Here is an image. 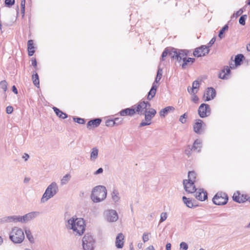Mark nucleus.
Masks as SVG:
<instances>
[{"instance_id": "obj_1", "label": "nucleus", "mask_w": 250, "mask_h": 250, "mask_svg": "<svg viewBox=\"0 0 250 250\" xmlns=\"http://www.w3.org/2000/svg\"><path fill=\"white\" fill-rule=\"evenodd\" d=\"M66 227L68 229L72 230L75 235L80 236L83 234L86 225L83 218L73 216L67 220Z\"/></svg>"}, {"instance_id": "obj_2", "label": "nucleus", "mask_w": 250, "mask_h": 250, "mask_svg": "<svg viewBox=\"0 0 250 250\" xmlns=\"http://www.w3.org/2000/svg\"><path fill=\"white\" fill-rule=\"evenodd\" d=\"M107 196V190L104 186L95 187L91 191L90 198L94 203H98L105 200Z\"/></svg>"}, {"instance_id": "obj_3", "label": "nucleus", "mask_w": 250, "mask_h": 250, "mask_svg": "<svg viewBox=\"0 0 250 250\" xmlns=\"http://www.w3.org/2000/svg\"><path fill=\"white\" fill-rule=\"evenodd\" d=\"M59 191L58 184L55 182H52L46 188L41 199V203H45L53 198Z\"/></svg>"}, {"instance_id": "obj_4", "label": "nucleus", "mask_w": 250, "mask_h": 250, "mask_svg": "<svg viewBox=\"0 0 250 250\" xmlns=\"http://www.w3.org/2000/svg\"><path fill=\"white\" fill-rule=\"evenodd\" d=\"M25 238L23 230L19 227H15L12 229L9 234L10 239L15 244H20Z\"/></svg>"}, {"instance_id": "obj_5", "label": "nucleus", "mask_w": 250, "mask_h": 250, "mask_svg": "<svg viewBox=\"0 0 250 250\" xmlns=\"http://www.w3.org/2000/svg\"><path fill=\"white\" fill-rule=\"evenodd\" d=\"M188 56L187 51L183 50H177L172 48L169 52V56L173 59H176L179 62L183 61Z\"/></svg>"}, {"instance_id": "obj_6", "label": "nucleus", "mask_w": 250, "mask_h": 250, "mask_svg": "<svg viewBox=\"0 0 250 250\" xmlns=\"http://www.w3.org/2000/svg\"><path fill=\"white\" fill-rule=\"evenodd\" d=\"M83 247L84 250H93L95 241L92 235L89 233L84 235L83 238Z\"/></svg>"}, {"instance_id": "obj_7", "label": "nucleus", "mask_w": 250, "mask_h": 250, "mask_svg": "<svg viewBox=\"0 0 250 250\" xmlns=\"http://www.w3.org/2000/svg\"><path fill=\"white\" fill-rule=\"evenodd\" d=\"M135 109V113L140 115L146 113L148 109L150 108V104L147 101H140L137 105L134 106Z\"/></svg>"}, {"instance_id": "obj_8", "label": "nucleus", "mask_w": 250, "mask_h": 250, "mask_svg": "<svg viewBox=\"0 0 250 250\" xmlns=\"http://www.w3.org/2000/svg\"><path fill=\"white\" fill-rule=\"evenodd\" d=\"M156 114V111L153 108H149L144 115L145 116V121H143L140 124V126L148 125L151 124V121Z\"/></svg>"}, {"instance_id": "obj_9", "label": "nucleus", "mask_w": 250, "mask_h": 250, "mask_svg": "<svg viewBox=\"0 0 250 250\" xmlns=\"http://www.w3.org/2000/svg\"><path fill=\"white\" fill-rule=\"evenodd\" d=\"M104 216L106 221L109 222H115L118 219V214L114 209H107L104 212Z\"/></svg>"}, {"instance_id": "obj_10", "label": "nucleus", "mask_w": 250, "mask_h": 250, "mask_svg": "<svg viewBox=\"0 0 250 250\" xmlns=\"http://www.w3.org/2000/svg\"><path fill=\"white\" fill-rule=\"evenodd\" d=\"M228 196L225 193H217L212 199L213 203L217 205H224L228 202Z\"/></svg>"}, {"instance_id": "obj_11", "label": "nucleus", "mask_w": 250, "mask_h": 250, "mask_svg": "<svg viewBox=\"0 0 250 250\" xmlns=\"http://www.w3.org/2000/svg\"><path fill=\"white\" fill-rule=\"evenodd\" d=\"M198 114L201 118H205L209 116L210 114L209 105L206 104H201L198 109Z\"/></svg>"}, {"instance_id": "obj_12", "label": "nucleus", "mask_w": 250, "mask_h": 250, "mask_svg": "<svg viewBox=\"0 0 250 250\" xmlns=\"http://www.w3.org/2000/svg\"><path fill=\"white\" fill-rule=\"evenodd\" d=\"M209 51V49H208V47H207V45H202L195 50L193 52V55L195 57H200L208 54Z\"/></svg>"}, {"instance_id": "obj_13", "label": "nucleus", "mask_w": 250, "mask_h": 250, "mask_svg": "<svg viewBox=\"0 0 250 250\" xmlns=\"http://www.w3.org/2000/svg\"><path fill=\"white\" fill-rule=\"evenodd\" d=\"M40 215L39 211H32L21 216L22 223H26L37 217Z\"/></svg>"}, {"instance_id": "obj_14", "label": "nucleus", "mask_w": 250, "mask_h": 250, "mask_svg": "<svg viewBox=\"0 0 250 250\" xmlns=\"http://www.w3.org/2000/svg\"><path fill=\"white\" fill-rule=\"evenodd\" d=\"M183 185L184 188L187 192L192 193L196 191V188H195L194 182L184 180Z\"/></svg>"}, {"instance_id": "obj_15", "label": "nucleus", "mask_w": 250, "mask_h": 250, "mask_svg": "<svg viewBox=\"0 0 250 250\" xmlns=\"http://www.w3.org/2000/svg\"><path fill=\"white\" fill-rule=\"evenodd\" d=\"M194 192L196 198L200 201H205L208 198L207 192L203 189H196Z\"/></svg>"}, {"instance_id": "obj_16", "label": "nucleus", "mask_w": 250, "mask_h": 250, "mask_svg": "<svg viewBox=\"0 0 250 250\" xmlns=\"http://www.w3.org/2000/svg\"><path fill=\"white\" fill-rule=\"evenodd\" d=\"M206 101H208L213 99L216 96V91L212 87H208L206 91Z\"/></svg>"}, {"instance_id": "obj_17", "label": "nucleus", "mask_w": 250, "mask_h": 250, "mask_svg": "<svg viewBox=\"0 0 250 250\" xmlns=\"http://www.w3.org/2000/svg\"><path fill=\"white\" fill-rule=\"evenodd\" d=\"M230 73V68L229 66H227L220 72L219 74V78L223 80L228 79L229 77Z\"/></svg>"}, {"instance_id": "obj_18", "label": "nucleus", "mask_w": 250, "mask_h": 250, "mask_svg": "<svg viewBox=\"0 0 250 250\" xmlns=\"http://www.w3.org/2000/svg\"><path fill=\"white\" fill-rule=\"evenodd\" d=\"M124 235L123 233H120L116 238L115 245L118 249H121L123 247L124 244Z\"/></svg>"}, {"instance_id": "obj_19", "label": "nucleus", "mask_w": 250, "mask_h": 250, "mask_svg": "<svg viewBox=\"0 0 250 250\" xmlns=\"http://www.w3.org/2000/svg\"><path fill=\"white\" fill-rule=\"evenodd\" d=\"M203 124L204 123L201 120H197L193 125L194 132L197 134H201L203 131L202 126Z\"/></svg>"}, {"instance_id": "obj_20", "label": "nucleus", "mask_w": 250, "mask_h": 250, "mask_svg": "<svg viewBox=\"0 0 250 250\" xmlns=\"http://www.w3.org/2000/svg\"><path fill=\"white\" fill-rule=\"evenodd\" d=\"M135 113V109L134 108H127L122 110L119 114L122 116H133Z\"/></svg>"}, {"instance_id": "obj_21", "label": "nucleus", "mask_w": 250, "mask_h": 250, "mask_svg": "<svg viewBox=\"0 0 250 250\" xmlns=\"http://www.w3.org/2000/svg\"><path fill=\"white\" fill-rule=\"evenodd\" d=\"M232 198L234 201L239 203H244L247 200L246 197H244L243 195H241L238 192L234 193Z\"/></svg>"}, {"instance_id": "obj_22", "label": "nucleus", "mask_w": 250, "mask_h": 250, "mask_svg": "<svg viewBox=\"0 0 250 250\" xmlns=\"http://www.w3.org/2000/svg\"><path fill=\"white\" fill-rule=\"evenodd\" d=\"M102 120L100 118H96L93 120H91L89 121L87 124V127H91L93 128L96 127L98 126L101 123Z\"/></svg>"}, {"instance_id": "obj_23", "label": "nucleus", "mask_w": 250, "mask_h": 250, "mask_svg": "<svg viewBox=\"0 0 250 250\" xmlns=\"http://www.w3.org/2000/svg\"><path fill=\"white\" fill-rule=\"evenodd\" d=\"M192 147L194 151L200 152L202 147V141L200 139H196Z\"/></svg>"}, {"instance_id": "obj_24", "label": "nucleus", "mask_w": 250, "mask_h": 250, "mask_svg": "<svg viewBox=\"0 0 250 250\" xmlns=\"http://www.w3.org/2000/svg\"><path fill=\"white\" fill-rule=\"evenodd\" d=\"M157 88V86L156 84L153 83L151 88L148 93L147 97V100H151L154 97L156 94Z\"/></svg>"}, {"instance_id": "obj_25", "label": "nucleus", "mask_w": 250, "mask_h": 250, "mask_svg": "<svg viewBox=\"0 0 250 250\" xmlns=\"http://www.w3.org/2000/svg\"><path fill=\"white\" fill-rule=\"evenodd\" d=\"M199 82L198 81H195L192 83V88L188 87V91L189 93H197L199 87Z\"/></svg>"}, {"instance_id": "obj_26", "label": "nucleus", "mask_w": 250, "mask_h": 250, "mask_svg": "<svg viewBox=\"0 0 250 250\" xmlns=\"http://www.w3.org/2000/svg\"><path fill=\"white\" fill-rule=\"evenodd\" d=\"M99 154V149L94 147L91 149L90 156V159L91 161L94 162L98 158Z\"/></svg>"}, {"instance_id": "obj_27", "label": "nucleus", "mask_w": 250, "mask_h": 250, "mask_svg": "<svg viewBox=\"0 0 250 250\" xmlns=\"http://www.w3.org/2000/svg\"><path fill=\"white\" fill-rule=\"evenodd\" d=\"M174 109V107L171 106H167L159 112L160 116L161 117H165L170 111H173Z\"/></svg>"}, {"instance_id": "obj_28", "label": "nucleus", "mask_w": 250, "mask_h": 250, "mask_svg": "<svg viewBox=\"0 0 250 250\" xmlns=\"http://www.w3.org/2000/svg\"><path fill=\"white\" fill-rule=\"evenodd\" d=\"M27 46H28V55L29 56H32L33 55V54L35 52L33 41L32 40H29L28 41Z\"/></svg>"}, {"instance_id": "obj_29", "label": "nucleus", "mask_w": 250, "mask_h": 250, "mask_svg": "<svg viewBox=\"0 0 250 250\" xmlns=\"http://www.w3.org/2000/svg\"><path fill=\"white\" fill-rule=\"evenodd\" d=\"M111 198L115 203H117L120 200V196L119 191L116 189H114L111 193Z\"/></svg>"}, {"instance_id": "obj_30", "label": "nucleus", "mask_w": 250, "mask_h": 250, "mask_svg": "<svg viewBox=\"0 0 250 250\" xmlns=\"http://www.w3.org/2000/svg\"><path fill=\"white\" fill-rule=\"evenodd\" d=\"M24 230L25 231L26 237L27 238L29 242L31 243H34V238L32 234L31 231L30 230V229L27 227H25L24 228Z\"/></svg>"}, {"instance_id": "obj_31", "label": "nucleus", "mask_w": 250, "mask_h": 250, "mask_svg": "<svg viewBox=\"0 0 250 250\" xmlns=\"http://www.w3.org/2000/svg\"><path fill=\"white\" fill-rule=\"evenodd\" d=\"M53 110L56 113V114L60 118H62L63 119H64L67 117V115L63 112L62 111H61L59 109L56 107H53Z\"/></svg>"}, {"instance_id": "obj_32", "label": "nucleus", "mask_w": 250, "mask_h": 250, "mask_svg": "<svg viewBox=\"0 0 250 250\" xmlns=\"http://www.w3.org/2000/svg\"><path fill=\"white\" fill-rule=\"evenodd\" d=\"M195 61L194 58H187L186 57V59H184V60L183 61V63L182 64V68L185 69L186 68V66L188 65H191Z\"/></svg>"}, {"instance_id": "obj_33", "label": "nucleus", "mask_w": 250, "mask_h": 250, "mask_svg": "<svg viewBox=\"0 0 250 250\" xmlns=\"http://www.w3.org/2000/svg\"><path fill=\"white\" fill-rule=\"evenodd\" d=\"M22 223L21 216L20 215H13L10 216V223Z\"/></svg>"}, {"instance_id": "obj_34", "label": "nucleus", "mask_w": 250, "mask_h": 250, "mask_svg": "<svg viewBox=\"0 0 250 250\" xmlns=\"http://www.w3.org/2000/svg\"><path fill=\"white\" fill-rule=\"evenodd\" d=\"M183 201L184 203V204L188 208H192L194 205L192 203V200H191L189 198H188L185 196H183L182 198Z\"/></svg>"}, {"instance_id": "obj_35", "label": "nucleus", "mask_w": 250, "mask_h": 250, "mask_svg": "<svg viewBox=\"0 0 250 250\" xmlns=\"http://www.w3.org/2000/svg\"><path fill=\"white\" fill-rule=\"evenodd\" d=\"M71 175L69 173L65 174L61 180V185H66L71 179Z\"/></svg>"}, {"instance_id": "obj_36", "label": "nucleus", "mask_w": 250, "mask_h": 250, "mask_svg": "<svg viewBox=\"0 0 250 250\" xmlns=\"http://www.w3.org/2000/svg\"><path fill=\"white\" fill-rule=\"evenodd\" d=\"M244 56L242 54L237 55L235 57V64L236 66L240 65L241 62H242L244 58Z\"/></svg>"}, {"instance_id": "obj_37", "label": "nucleus", "mask_w": 250, "mask_h": 250, "mask_svg": "<svg viewBox=\"0 0 250 250\" xmlns=\"http://www.w3.org/2000/svg\"><path fill=\"white\" fill-rule=\"evenodd\" d=\"M196 178V174L194 171H189L188 174V179L187 180L189 182L195 183Z\"/></svg>"}, {"instance_id": "obj_38", "label": "nucleus", "mask_w": 250, "mask_h": 250, "mask_svg": "<svg viewBox=\"0 0 250 250\" xmlns=\"http://www.w3.org/2000/svg\"><path fill=\"white\" fill-rule=\"evenodd\" d=\"M32 79L33 83L35 86L39 87L40 85V82H39V76L37 73H36L35 74L33 75L32 76Z\"/></svg>"}, {"instance_id": "obj_39", "label": "nucleus", "mask_w": 250, "mask_h": 250, "mask_svg": "<svg viewBox=\"0 0 250 250\" xmlns=\"http://www.w3.org/2000/svg\"><path fill=\"white\" fill-rule=\"evenodd\" d=\"M229 28V26L228 24H226L219 31L218 37L220 39H222L224 37L223 35L225 31L228 30Z\"/></svg>"}, {"instance_id": "obj_40", "label": "nucleus", "mask_w": 250, "mask_h": 250, "mask_svg": "<svg viewBox=\"0 0 250 250\" xmlns=\"http://www.w3.org/2000/svg\"><path fill=\"white\" fill-rule=\"evenodd\" d=\"M162 73H163L162 69L159 68L158 70L157 76L155 78V81L154 82V83H157L161 80L162 76Z\"/></svg>"}, {"instance_id": "obj_41", "label": "nucleus", "mask_w": 250, "mask_h": 250, "mask_svg": "<svg viewBox=\"0 0 250 250\" xmlns=\"http://www.w3.org/2000/svg\"><path fill=\"white\" fill-rule=\"evenodd\" d=\"M0 87L4 92L7 89V83L6 81L3 80L0 82Z\"/></svg>"}, {"instance_id": "obj_42", "label": "nucleus", "mask_w": 250, "mask_h": 250, "mask_svg": "<svg viewBox=\"0 0 250 250\" xmlns=\"http://www.w3.org/2000/svg\"><path fill=\"white\" fill-rule=\"evenodd\" d=\"M172 48H166L165 50L163 51L162 54V60H164V58L167 56H169V52L171 51V49Z\"/></svg>"}, {"instance_id": "obj_43", "label": "nucleus", "mask_w": 250, "mask_h": 250, "mask_svg": "<svg viewBox=\"0 0 250 250\" xmlns=\"http://www.w3.org/2000/svg\"><path fill=\"white\" fill-rule=\"evenodd\" d=\"M187 117H188L187 114L186 113H185L183 115H181L180 117L179 121L182 124H185L187 121L186 119H187Z\"/></svg>"}, {"instance_id": "obj_44", "label": "nucleus", "mask_w": 250, "mask_h": 250, "mask_svg": "<svg viewBox=\"0 0 250 250\" xmlns=\"http://www.w3.org/2000/svg\"><path fill=\"white\" fill-rule=\"evenodd\" d=\"M247 16L246 15H244L241 16L239 19V22L240 24L244 25L246 23V20L247 19Z\"/></svg>"}, {"instance_id": "obj_45", "label": "nucleus", "mask_w": 250, "mask_h": 250, "mask_svg": "<svg viewBox=\"0 0 250 250\" xmlns=\"http://www.w3.org/2000/svg\"><path fill=\"white\" fill-rule=\"evenodd\" d=\"M188 245L184 242H182L180 244V249L181 250H188Z\"/></svg>"}, {"instance_id": "obj_46", "label": "nucleus", "mask_w": 250, "mask_h": 250, "mask_svg": "<svg viewBox=\"0 0 250 250\" xmlns=\"http://www.w3.org/2000/svg\"><path fill=\"white\" fill-rule=\"evenodd\" d=\"M115 125H120L123 124V119L122 118H115L113 119Z\"/></svg>"}, {"instance_id": "obj_47", "label": "nucleus", "mask_w": 250, "mask_h": 250, "mask_svg": "<svg viewBox=\"0 0 250 250\" xmlns=\"http://www.w3.org/2000/svg\"><path fill=\"white\" fill-rule=\"evenodd\" d=\"M73 120L75 122H77L79 124H84L85 123V121L84 119L78 118V117H74L73 118Z\"/></svg>"}, {"instance_id": "obj_48", "label": "nucleus", "mask_w": 250, "mask_h": 250, "mask_svg": "<svg viewBox=\"0 0 250 250\" xmlns=\"http://www.w3.org/2000/svg\"><path fill=\"white\" fill-rule=\"evenodd\" d=\"M150 235L149 233L145 232L144 233L142 237L143 241L144 243H146L149 240V235Z\"/></svg>"}, {"instance_id": "obj_49", "label": "nucleus", "mask_w": 250, "mask_h": 250, "mask_svg": "<svg viewBox=\"0 0 250 250\" xmlns=\"http://www.w3.org/2000/svg\"><path fill=\"white\" fill-rule=\"evenodd\" d=\"M196 93H189L191 95V100L195 103H197L199 100V98L196 95Z\"/></svg>"}, {"instance_id": "obj_50", "label": "nucleus", "mask_w": 250, "mask_h": 250, "mask_svg": "<svg viewBox=\"0 0 250 250\" xmlns=\"http://www.w3.org/2000/svg\"><path fill=\"white\" fill-rule=\"evenodd\" d=\"M0 222L1 223H10V216L4 217L0 219Z\"/></svg>"}, {"instance_id": "obj_51", "label": "nucleus", "mask_w": 250, "mask_h": 250, "mask_svg": "<svg viewBox=\"0 0 250 250\" xmlns=\"http://www.w3.org/2000/svg\"><path fill=\"white\" fill-rule=\"evenodd\" d=\"M105 125L107 126H113L115 125V122L113 120H107L105 122Z\"/></svg>"}, {"instance_id": "obj_52", "label": "nucleus", "mask_w": 250, "mask_h": 250, "mask_svg": "<svg viewBox=\"0 0 250 250\" xmlns=\"http://www.w3.org/2000/svg\"><path fill=\"white\" fill-rule=\"evenodd\" d=\"M192 150H193L192 147H190L189 146H188V148L185 151V154L188 156H190L191 154V152Z\"/></svg>"}, {"instance_id": "obj_53", "label": "nucleus", "mask_w": 250, "mask_h": 250, "mask_svg": "<svg viewBox=\"0 0 250 250\" xmlns=\"http://www.w3.org/2000/svg\"><path fill=\"white\" fill-rule=\"evenodd\" d=\"M15 3V0H5V4L8 6L10 7L14 5Z\"/></svg>"}, {"instance_id": "obj_54", "label": "nucleus", "mask_w": 250, "mask_h": 250, "mask_svg": "<svg viewBox=\"0 0 250 250\" xmlns=\"http://www.w3.org/2000/svg\"><path fill=\"white\" fill-rule=\"evenodd\" d=\"M167 218V214L166 212H162L161 214V218L160 222H163L165 221Z\"/></svg>"}, {"instance_id": "obj_55", "label": "nucleus", "mask_w": 250, "mask_h": 250, "mask_svg": "<svg viewBox=\"0 0 250 250\" xmlns=\"http://www.w3.org/2000/svg\"><path fill=\"white\" fill-rule=\"evenodd\" d=\"M243 13V10L242 9H239L238 11H237L236 13H234L232 16V18H237V17L241 15Z\"/></svg>"}, {"instance_id": "obj_56", "label": "nucleus", "mask_w": 250, "mask_h": 250, "mask_svg": "<svg viewBox=\"0 0 250 250\" xmlns=\"http://www.w3.org/2000/svg\"><path fill=\"white\" fill-rule=\"evenodd\" d=\"M25 1H21V12L22 14V16H23L25 13Z\"/></svg>"}, {"instance_id": "obj_57", "label": "nucleus", "mask_w": 250, "mask_h": 250, "mask_svg": "<svg viewBox=\"0 0 250 250\" xmlns=\"http://www.w3.org/2000/svg\"><path fill=\"white\" fill-rule=\"evenodd\" d=\"M216 41V38L215 37H213L211 39V40L209 41V42H208V45L207 46V47H208V49H209V47H211L212 44H214V43Z\"/></svg>"}, {"instance_id": "obj_58", "label": "nucleus", "mask_w": 250, "mask_h": 250, "mask_svg": "<svg viewBox=\"0 0 250 250\" xmlns=\"http://www.w3.org/2000/svg\"><path fill=\"white\" fill-rule=\"evenodd\" d=\"M13 111V108L11 106H8L6 107V113L7 114H11L12 113Z\"/></svg>"}, {"instance_id": "obj_59", "label": "nucleus", "mask_w": 250, "mask_h": 250, "mask_svg": "<svg viewBox=\"0 0 250 250\" xmlns=\"http://www.w3.org/2000/svg\"><path fill=\"white\" fill-rule=\"evenodd\" d=\"M103 171H104V170H103V168L100 167L99 169H98V170H97L96 171H95L94 172V175H98V174H101L103 172Z\"/></svg>"}, {"instance_id": "obj_60", "label": "nucleus", "mask_w": 250, "mask_h": 250, "mask_svg": "<svg viewBox=\"0 0 250 250\" xmlns=\"http://www.w3.org/2000/svg\"><path fill=\"white\" fill-rule=\"evenodd\" d=\"M31 62H32V65L33 66H37V61H36V59L32 58V59L31 60Z\"/></svg>"}, {"instance_id": "obj_61", "label": "nucleus", "mask_w": 250, "mask_h": 250, "mask_svg": "<svg viewBox=\"0 0 250 250\" xmlns=\"http://www.w3.org/2000/svg\"><path fill=\"white\" fill-rule=\"evenodd\" d=\"M22 157L23 159H24L25 160V161H27L28 160V159L29 158V156L28 154H27L26 153H24Z\"/></svg>"}, {"instance_id": "obj_62", "label": "nucleus", "mask_w": 250, "mask_h": 250, "mask_svg": "<svg viewBox=\"0 0 250 250\" xmlns=\"http://www.w3.org/2000/svg\"><path fill=\"white\" fill-rule=\"evenodd\" d=\"M12 91L16 94H18V90H17L16 87L15 85H13L12 86Z\"/></svg>"}, {"instance_id": "obj_63", "label": "nucleus", "mask_w": 250, "mask_h": 250, "mask_svg": "<svg viewBox=\"0 0 250 250\" xmlns=\"http://www.w3.org/2000/svg\"><path fill=\"white\" fill-rule=\"evenodd\" d=\"M171 244L167 243L166 245V250H171Z\"/></svg>"}, {"instance_id": "obj_64", "label": "nucleus", "mask_w": 250, "mask_h": 250, "mask_svg": "<svg viewBox=\"0 0 250 250\" xmlns=\"http://www.w3.org/2000/svg\"><path fill=\"white\" fill-rule=\"evenodd\" d=\"M145 250H155L153 246H149Z\"/></svg>"}]
</instances>
